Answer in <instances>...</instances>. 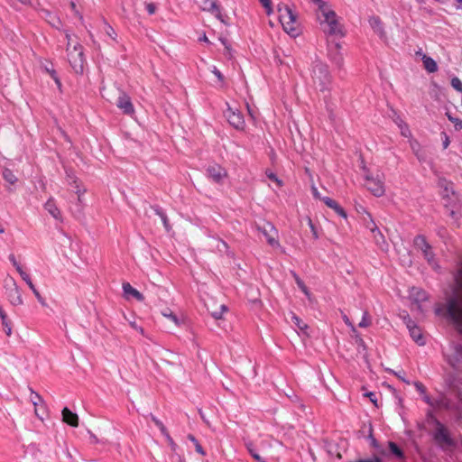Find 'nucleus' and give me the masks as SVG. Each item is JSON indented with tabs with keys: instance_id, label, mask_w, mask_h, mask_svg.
I'll use <instances>...</instances> for the list:
<instances>
[{
	"instance_id": "39448f33",
	"label": "nucleus",
	"mask_w": 462,
	"mask_h": 462,
	"mask_svg": "<svg viewBox=\"0 0 462 462\" xmlns=\"http://www.w3.org/2000/svg\"><path fill=\"white\" fill-rule=\"evenodd\" d=\"M68 60L78 74H82L84 71L85 59L83 54V48L80 44L77 43L72 48L67 47Z\"/></svg>"
},
{
	"instance_id": "de8ad7c7",
	"label": "nucleus",
	"mask_w": 462,
	"mask_h": 462,
	"mask_svg": "<svg viewBox=\"0 0 462 462\" xmlns=\"http://www.w3.org/2000/svg\"><path fill=\"white\" fill-rule=\"evenodd\" d=\"M263 6L266 9L267 14H271L273 12L271 0H259Z\"/></svg>"
},
{
	"instance_id": "4be33fe9",
	"label": "nucleus",
	"mask_w": 462,
	"mask_h": 462,
	"mask_svg": "<svg viewBox=\"0 0 462 462\" xmlns=\"http://www.w3.org/2000/svg\"><path fill=\"white\" fill-rule=\"evenodd\" d=\"M322 201L330 208L334 209L337 214H338L340 217L346 218L347 215L343 208H341L337 202L333 200L332 199L328 197H325L322 199Z\"/></svg>"
},
{
	"instance_id": "f03ea898",
	"label": "nucleus",
	"mask_w": 462,
	"mask_h": 462,
	"mask_svg": "<svg viewBox=\"0 0 462 462\" xmlns=\"http://www.w3.org/2000/svg\"><path fill=\"white\" fill-rule=\"evenodd\" d=\"M322 19L320 20V25L322 31L328 36V39H338L345 36L342 24L334 11L328 6L320 11Z\"/></svg>"
},
{
	"instance_id": "6ab92c4d",
	"label": "nucleus",
	"mask_w": 462,
	"mask_h": 462,
	"mask_svg": "<svg viewBox=\"0 0 462 462\" xmlns=\"http://www.w3.org/2000/svg\"><path fill=\"white\" fill-rule=\"evenodd\" d=\"M123 291L127 299L129 297H133L136 299L138 301H143L144 300L143 295L128 282L123 284Z\"/></svg>"
},
{
	"instance_id": "774afa93",
	"label": "nucleus",
	"mask_w": 462,
	"mask_h": 462,
	"mask_svg": "<svg viewBox=\"0 0 462 462\" xmlns=\"http://www.w3.org/2000/svg\"><path fill=\"white\" fill-rule=\"evenodd\" d=\"M358 462H381L378 458L372 459V460H360Z\"/></svg>"
},
{
	"instance_id": "cd10ccee",
	"label": "nucleus",
	"mask_w": 462,
	"mask_h": 462,
	"mask_svg": "<svg viewBox=\"0 0 462 462\" xmlns=\"http://www.w3.org/2000/svg\"><path fill=\"white\" fill-rule=\"evenodd\" d=\"M343 319H344L345 323L351 328L352 332L356 335V342L358 343V345L360 346H362L363 348H365V346L364 340L360 337L356 328L354 327L352 322L349 320L347 316L344 315Z\"/></svg>"
},
{
	"instance_id": "6e6d98bb",
	"label": "nucleus",
	"mask_w": 462,
	"mask_h": 462,
	"mask_svg": "<svg viewBox=\"0 0 462 462\" xmlns=\"http://www.w3.org/2000/svg\"><path fill=\"white\" fill-rule=\"evenodd\" d=\"M311 191H312V195L315 199H321L324 198V197H321L320 193L319 192L318 189L316 186L312 185L311 187Z\"/></svg>"
},
{
	"instance_id": "a211bd4d",
	"label": "nucleus",
	"mask_w": 462,
	"mask_h": 462,
	"mask_svg": "<svg viewBox=\"0 0 462 462\" xmlns=\"http://www.w3.org/2000/svg\"><path fill=\"white\" fill-rule=\"evenodd\" d=\"M116 105L125 114H132L134 112L130 97L125 94L118 97Z\"/></svg>"
},
{
	"instance_id": "a878e982",
	"label": "nucleus",
	"mask_w": 462,
	"mask_h": 462,
	"mask_svg": "<svg viewBox=\"0 0 462 462\" xmlns=\"http://www.w3.org/2000/svg\"><path fill=\"white\" fill-rule=\"evenodd\" d=\"M395 124L401 130V134L402 136L410 138L411 137V133L408 127V125L404 123L402 117H396Z\"/></svg>"
},
{
	"instance_id": "f8f14e48",
	"label": "nucleus",
	"mask_w": 462,
	"mask_h": 462,
	"mask_svg": "<svg viewBox=\"0 0 462 462\" xmlns=\"http://www.w3.org/2000/svg\"><path fill=\"white\" fill-rule=\"evenodd\" d=\"M30 401L34 406V413L35 415L42 420H43V416L46 414V406L43 399L41 395H39L34 391L31 390Z\"/></svg>"
},
{
	"instance_id": "338daca9",
	"label": "nucleus",
	"mask_w": 462,
	"mask_h": 462,
	"mask_svg": "<svg viewBox=\"0 0 462 462\" xmlns=\"http://www.w3.org/2000/svg\"><path fill=\"white\" fill-rule=\"evenodd\" d=\"M38 300V301L42 305V306H46V302H45V300L42 297V295H40L39 297L36 298Z\"/></svg>"
},
{
	"instance_id": "c03bdc74",
	"label": "nucleus",
	"mask_w": 462,
	"mask_h": 462,
	"mask_svg": "<svg viewBox=\"0 0 462 462\" xmlns=\"http://www.w3.org/2000/svg\"><path fill=\"white\" fill-rule=\"evenodd\" d=\"M211 72L217 77V80L223 85L225 81V78L223 74L220 72V70L216 67L213 66L211 69Z\"/></svg>"
},
{
	"instance_id": "412c9836",
	"label": "nucleus",
	"mask_w": 462,
	"mask_h": 462,
	"mask_svg": "<svg viewBox=\"0 0 462 462\" xmlns=\"http://www.w3.org/2000/svg\"><path fill=\"white\" fill-rule=\"evenodd\" d=\"M409 296L415 302H423L428 300L427 292L424 290L417 287L411 289Z\"/></svg>"
},
{
	"instance_id": "0eeeda50",
	"label": "nucleus",
	"mask_w": 462,
	"mask_h": 462,
	"mask_svg": "<svg viewBox=\"0 0 462 462\" xmlns=\"http://www.w3.org/2000/svg\"><path fill=\"white\" fill-rule=\"evenodd\" d=\"M5 291L8 300L13 306H20L23 303L21 290L13 277L5 279Z\"/></svg>"
},
{
	"instance_id": "20e7f679",
	"label": "nucleus",
	"mask_w": 462,
	"mask_h": 462,
	"mask_svg": "<svg viewBox=\"0 0 462 462\" xmlns=\"http://www.w3.org/2000/svg\"><path fill=\"white\" fill-rule=\"evenodd\" d=\"M277 11L279 13L280 23L284 32L292 37L298 36L300 30L296 14L289 5L284 4L278 5Z\"/></svg>"
},
{
	"instance_id": "f704fd0d",
	"label": "nucleus",
	"mask_w": 462,
	"mask_h": 462,
	"mask_svg": "<svg viewBox=\"0 0 462 462\" xmlns=\"http://www.w3.org/2000/svg\"><path fill=\"white\" fill-rule=\"evenodd\" d=\"M389 448L396 457L402 458V451L394 442H389Z\"/></svg>"
},
{
	"instance_id": "473e14b6",
	"label": "nucleus",
	"mask_w": 462,
	"mask_h": 462,
	"mask_svg": "<svg viewBox=\"0 0 462 462\" xmlns=\"http://www.w3.org/2000/svg\"><path fill=\"white\" fill-rule=\"evenodd\" d=\"M9 259L12 262L13 265L15 267L16 271L19 273V274L21 275L22 278H23L25 275L28 274L27 273H25L23 271V269L21 266V264L16 261L14 255L11 254L9 256Z\"/></svg>"
},
{
	"instance_id": "4c0bfd02",
	"label": "nucleus",
	"mask_w": 462,
	"mask_h": 462,
	"mask_svg": "<svg viewBox=\"0 0 462 462\" xmlns=\"http://www.w3.org/2000/svg\"><path fill=\"white\" fill-rule=\"evenodd\" d=\"M371 324V319H370V316L368 314V312L365 310L364 311L363 313V317H362V319L361 321L359 322L358 326L360 328H367L369 327Z\"/></svg>"
},
{
	"instance_id": "bf43d9fd",
	"label": "nucleus",
	"mask_w": 462,
	"mask_h": 462,
	"mask_svg": "<svg viewBox=\"0 0 462 462\" xmlns=\"http://www.w3.org/2000/svg\"><path fill=\"white\" fill-rule=\"evenodd\" d=\"M442 134H443V148L447 149L449 145V139H448V136L445 133H442Z\"/></svg>"
},
{
	"instance_id": "6e6552de",
	"label": "nucleus",
	"mask_w": 462,
	"mask_h": 462,
	"mask_svg": "<svg viewBox=\"0 0 462 462\" xmlns=\"http://www.w3.org/2000/svg\"><path fill=\"white\" fill-rule=\"evenodd\" d=\"M257 230L264 236L267 243L272 247H273V248L280 247V243L278 241V231L272 223L266 222L262 226H258Z\"/></svg>"
},
{
	"instance_id": "5fc2aeb1",
	"label": "nucleus",
	"mask_w": 462,
	"mask_h": 462,
	"mask_svg": "<svg viewBox=\"0 0 462 462\" xmlns=\"http://www.w3.org/2000/svg\"><path fill=\"white\" fill-rule=\"evenodd\" d=\"M366 397H368L370 399V401L375 405L377 406V398H376V394L373 392H369V393H366L365 394Z\"/></svg>"
},
{
	"instance_id": "ddd939ff",
	"label": "nucleus",
	"mask_w": 462,
	"mask_h": 462,
	"mask_svg": "<svg viewBox=\"0 0 462 462\" xmlns=\"http://www.w3.org/2000/svg\"><path fill=\"white\" fill-rule=\"evenodd\" d=\"M367 215L370 223L367 224V227L371 230V232L374 234V238L375 239L377 245L381 247L383 250H387L388 245L384 240V237L381 234L380 230L377 228L375 223L374 222L371 215L368 212H365Z\"/></svg>"
},
{
	"instance_id": "c85d7f7f",
	"label": "nucleus",
	"mask_w": 462,
	"mask_h": 462,
	"mask_svg": "<svg viewBox=\"0 0 462 462\" xmlns=\"http://www.w3.org/2000/svg\"><path fill=\"white\" fill-rule=\"evenodd\" d=\"M369 23H370L371 27L374 30V32H376L378 33L383 32V25H382V22L379 17H377V16L371 17L369 19Z\"/></svg>"
},
{
	"instance_id": "f257e3e1",
	"label": "nucleus",
	"mask_w": 462,
	"mask_h": 462,
	"mask_svg": "<svg viewBox=\"0 0 462 462\" xmlns=\"http://www.w3.org/2000/svg\"><path fill=\"white\" fill-rule=\"evenodd\" d=\"M457 288L448 300V313L462 333V268L456 277Z\"/></svg>"
},
{
	"instance_id": "b1692460",
	"label": "nucleus",
	"mask_w": 462,
	"mask_h": 462,
	"mask_svg": "<svg viewBox=\"0 0 462 462\" xmlns=\"http://www.w3.org/2000/svg\"><path fill=\"white\" fill-rule=\"evenodd\" d=\"M410 145L418 160L425 161L426 155L420 143L416 140H411Z\"/></svg>"
},
{
	"instance_id": "c756f323",
	"label": "nucleus",
	"mask_w": 462,
	"mask_h": 462,
	"mask_svg": "<svg viewBox=\"0 0 462 462\" xmlns=\"http://www.w3.org/2000/svg\"><path fill=\"white\" fill-rule=\"evenodd\" d=\"M188 439L190 440L194 444L195 449L199 454H200L201 456L206 455V452L203 449L202 446L199 444L198 439L193 435H191V434L188 435Z\"/></svg>"
},
{
	"instance_id": "8fccbe9b",
	"label": "nucleus",
	"mask_w": 462,
	"mask_h": 462,
	"mask_svg": "<svg viewBox=\"0 0 462 462\" xmlns=\"http://www.w3.org/2000/svg\"><path fill=\"white\" fill-rule=\"evenodd\" d=\"M248 451L250 452L251 456L258 462H264L263 458L260 457V455L251 447L248 446Z\"/></svg>"
},
{
	"instance_id": "4468645a",
	"label": "nucleus",
	"mask_w": 462,
	"mask_h": 462,
	"mask_svg": "<svg viewBox=\"0 0 462 462\" xmlns=\"http://www.w3.org/2000/svg\"><path fill=\"white\" fill-rule=\"evenodd\" d=\"M407 328L409 329L410 335L412 339L419 345L423 346L425 344L424 337L421 334L420 328L411 319L406 322Z\"/></svg>"
},
{
	"instance_id": "4d7b16f0",
	"label": "nucleus",
	"mask_w": 462,
	"mask_h": 462,
	"mask_svg": "<svg viewBox=\"0 0 462 462\" xmlns=\"http://www.w3.org/2000/svg\"><path fill=\"white\" fill-rule=\"evenodd\" d=\"M316 5H318L319 6V10L321 11L324 8H326L327 6H328L323 0H312Z\"/></svg>"
},
{
	"instance_id": "5701e85b",
	"label": "nucleus",
	"mask_w": 462,
	"mask_h": 462,
	"mask_svg": "<svg viewBox=\"0 0 462 462\" xmlns=\"http://www.w3.org/2000/svg\"><path fill=\"white\" fill-rule=\"evenodd\" d=\"M421 60L423 62L424 69L429 73H434L438 70L437 62L432 58L427 56L426 54H421Z\"/></svg>"
},
{
	"instance_id": "72a5a7b5",
	"label": "nucleus",
	"mask_w": 462,
	"mask_h": 462,
	"mask_svg": "<svg viewBox=\"0 0 462 462\" xmlns=\"http://www.w3.org/2000/svg\"><path fill=\"white\" fill-rule=\"evenodd\" d=\"M162 315L169 319L170 320H171L176 326H179L180 324V319H178V317L171 310H166L162 312Z\"/></svg>"
},
{
	"instance_id": "9d476101",
	"label": "nucleus",
	"mask_w": 462,
	"mask_h": 462,
	"mask_svg": "<svg viewBox=\"0 0 462 462\" xmlns=\"http://www.w3.org/2000/svg\"><path fill=\"white\" fill-rule=\"evenodd\" d=\"M207 176L216 183H221L227 177V171L218 164L210 165L207 168Z\"/></svg>"
},
{
	"instance_id": "f3484780",
	"label": "nucleus",
	"mask_w": 462,
	"mask_h": 462,
	"mask_svg": "<svg viewBox=\"0 0 462 462\" xmlns=\"http://www.w3.org/2000/svg\"><path fill=\"white\" fill-rule=\"evenodd\" d=\"M62 421L69 424L71 427H78L79 416L77 413L71 411L69 408L65 407L62 411Z\"/></svg>"
},
{
	"instance_id": "0e129e2a",
	"label": "nucleus",
	"mask_w": 462,
	"mask_h": 462,
	"mask_svg": "<svg viewBox=\"0 0 462 462\" xmlns=\"http://www.w3.org/2000/svg\"><path fill=\"white\" fill-rule=\"evenodd\" d=\"M199 42H207V43H210V42L208 39L206 33H203V35L199 38Z\"/></svg>"
},
{
	"instance_id": "09e8293b",
	"label": "nucleus",
	"mask_w": 462,
	"mask_h": 462,
	"mask_svg": "<svg viewBox=\"0 0 462 462\" xmlns=\"http://www.w3.org/2000/svg\"><path fill=\"white\" fill-rule=\"evenodd\" d=\"M448 119L454 124L456 130L462 129V120L459 117H448Z\"/></svg>"
},
{
	"instance_id": "69168bd1",
	"label": "nucleus",
	"mask_w": 462,
	"mask_h": 462,
	"mask_svg": "<svg viewBox=\"0 0 462 462\" xmlns=\"http://www.w3.org/2000/svg\"><path fill=\"white\" fill-rule=\"evenodd\" d=\"M65 37L67 39V47L69 46V48H71V44H70V40H71V37H70V34L67 32L65 33Z\"/></svg>"
},
{
	"instance_id": "a18cd8bd",
	"label": "nucleus",
	"mask_w": 462,
	"mask_h": 462,
	"mask_svg": "<svg viewBox=\"0 0 462 462\" xmlns=\"http://www.w3.org/2000/svg\"><path fill=\"white\" fill-rule=\"evenodd\" d=\"M152 420L154 421L155 425L160 429L161 432L162 433L163 436L167 435L169 432L166 429V427L164 426V424L158 419L156 418H152Z\"/></svg>"
},
{
	"instance_id": "c9c22d12",
	"label": "nucleus",
	"mask_w": 462,
	"mask_h": 462,
	"mask_svg": "<svg viewBox=\"0 0 462 462\" xmlns=\"http://www.w3.org/2000/svg\"><path fill=\"white\" fill-rule=\"evenodd\" d=\"M227 310V308L226 305L222 304L220 305L219 307V310H212L210 311L211 313V316L215 319H220L222 317H223V314Z\"/></svg>"
},
{
	"instance_id": "864d4df0",
	"label": "nucleus",
	"mask_w": 462,
	"mask_h": 462,
	"mask_svg": "<svg viewBox=\"0 0 462 462\" xmlns=\"http://www.w3.org/2000/svg\"><path fill=\"white\" fill-rule=\"evenodd\" d=\"M291 274L299 288H301L305 285L303 281L299 277V275L295 272H291Z\"/></svg>"
},
{
	"instance_id": "e433bc0d",
	"label": "nucleus",
	"mask_w": 462,
	"mask_h": 462,
	"mask_svg": "<svg viewBox=\"0 0 462 462\" xmlns=\"http://www.w3.org/2000/svg\"><path fill=\"white\" fill-rule=\"evenodd\" d=\"M25 282L26 284L29 286V288L32 290V293L34 294V296L37 298L39 297L41 294L39 292V291L35 288L34 284L32 283L29 274L25 275L23 278H22Z\"/></svg>"
},
{
	"instance_id": "1a4fd4ad",
	"label": "nucleus",
	"mask_w": 462,
	"mask_h": 462,
	"mask_svg": "<svg viewBox=\"0 0 462 462\" xmlns=\"http://www.w3.org/2000/svg\"><path fill=\"white\" fill-rule=\"evenodd\" d=\"M414 245L423 253L424 257L427 259L428 263L432 266V268L438 269V264L434 260V254L432 253L431 247L427 243L425 237L422 236H416L414 239Z\"/></svg>"
},
{
	"instance_id": "49530a36",
	"label": "nucleus",
	"mask_w": 462,
	"mask_h": 462,
	"mask_svg": "<svg viewBox=\"0 0 462 462\" xmlns=\"http://www.w3.org/2000/svg\"><path fill=\"white\" fill-rule=\"evenodd\" d=\"M164 437H165V439H166V440H167V442H168V444H169V446H170V448H171V451H172V452H176L178 446H177V444L174 442V440L172 439V438L170 436V434L168 433V434H167V435H165Z\"/></svg>"
},
{
	"instance_id": "dca6fc26",
	"label": "nucleus",
	"mask_w": 462,
	"mask_h": 462,
	"mask_svg": "<svg viewBox=\"0 0 462 462\" xmlns=\"http://www.w3.org/2000/svg\"><path fill=\"white\" fill-rule=\"evenodd\" d=\"M68 181L70 186L75 189V192L78 195L79 203H82V197L86 193L87 189L84 187H81L79 180L73 174L67 172Z\"/></svg>"
},
{
	"instance_id": "ea45409f",
	"label": "nucleus",
	"mask_w": 462,
	"mask_h": 462,
	"mask_svg": "<svg viewBox=\"0 0 462 462\" xmlns=\"http://www.w3.org/2000/svg\"><path fill=\"white\" fill-rule=\"evenodd\" d=\"M156 214L161 217L162 224L167 231L171 229L167 216L160 209H156Z\"/></svg>"
},
{
	"instance_id": "e2e57ef3",
	"label": "nucleus",
	"mask_w": 462,
	"mask_h": 462,
	"mask_svg": "<svg viewBox=\"0 0 462 462\" xmlns=\"http://www.w3.org/2000/svg\"><path fill=\"white\" fill-rule=\"evenodd\" d=\"M310 229H311L314 238H316V239L319 238L318 232L310 220Z\"/></svg>"
},
{
	"instance_id": "393cba45",
	"label": "nucleus",
	"mask_w": 462,
	"mask_h": 462,
	"mask_svg": "<svg viewBox=\"0 0 462 462\" xmlns=\"http://www.w3.org/2000/svg\"><path fill=\"white\" fill-rule=\"evenodd\" d=\"M0 319H1L2 325L4 327L6 336L10 337L12 335L11 322L7 319V315L1 306H0Z\"/></svg>"
},
{
	"instance_id": "79ce46f5",
	"label": "nucleus",
	"mask_w": 462,
	"mask_h": 462,
	"mask_svg": "<svg viewBox=\"0 0 462 462\" xmlns=\"http://www.w3.org/2000/svg\"><path fill=\"white\" fill-rule=\"evenodd\" d=\"M451 86L454 89L462 93V81L458 78L454 77L451 79Z\"/></svg>"
},
{
	"instance_id": "423d86ee",
	"label": "nucleus",
	"mask_w": 462,
	"mask_h": 462,
	"mask_svg": "<svg viewBox=\"0 0 462 462\" xmlns=\"http://www.w3.org/2000/svg\"><path fill=\"white\" fill-rule=\"evenodd\" d=\"M365 187L375 197H382L385 193L384 177L383 174L375 176L370 173L365 174Z\"/></svg>"
},
{
	"instance_id": "58836bf2",
	"label": "nucleus",
	"mask_w": 462,
	"mask_h": 462,
	"mask_svg": "<svg viewBox=\"0 0 462 462\" xmlns=\"http://www.w3.org/2000/svg\"><path fill=\"white\" fill-rule=\"evenodd\" d=\"M105 32L108 37H110L114 41H116L117 34L114 28L107 23H105Z\"/></svg>"
},
{
	"instance_id": "37998d69",
	"label": "nucleus",
	"mask_w": 462,
	"mask_h": 462,
	"mask_svg": "<svg viewBox=\"0 0 462 462\" xmlns=\"http://www.w3.org/2000/svg\"><path fill=\"white\" fill-rule=\"evenodd\" d=\"M45 70L51 75V77L54 79L55 83L57 84L58 88H60L61 83L57 76L56 71L53 69H50L48 67L45 68Z\"/></svg>"
},
{
	"instance_id": "7ed1b4c3",
	"label": "nucleus",
	"mask_w": 462,
	"mask_h": 462,
	"mask_svg": "<svg viewBox=\"0 0 462 462\" xmlns=\"http://www.w3.org/2000/svg\"><path fill=\"white\" fill-rule=\"evenodd\" d=\"M310 76L316 89L324 92L330 88L331 75L328 65L321 60H315L313 62Z\"/></svg>"
},
{
	"instance_id": "bb28decb",
	"label": "nucleus",
	"mask_w": 462,
	"mask_h": 462,
	"mask_svg": "<svg viewBox=\"0 0 462 462\" xmlns=\"http://www.w3.org/2000/svg\"><path fill=\"white\" fill-rule=\"evenodd\" d=\"M228 123L236 130L243 131L245 127L244 117H229Z\"/></svg>"
},
{
	"instance_id": "a19ab883",
	"label": "nucleus",
	"mask_w": 462,
	"mask_h": 462,
	"mask_svg": "<svg viewBox=\"0 0 462 462\" xmlns=\"http://www.w3.org/2000/svg\"><path fill=\"white\" fill-rule=\"evenodd\" d=\"M291 319L295 326L299 328L300 330H305L307 328V325L301 321V319L296 315H292Z\"/></svg>"
},
{
	"instance_id": "3c124183",
	"label": "nucleus",
	"mask_w": 462,
	"mask_h": 462,
	"mask_svg": "<svg viewBox=\"0 0 462 462\" xmlns=\"http://www.w3.org/2000/svg\"><path fill=\"white\" fill-rule=\"evenodd\" d=\"M145 8H146V10H147L149 14H155L156 9H157L156 5L153 3H146L145 4Z\"/></svg>"
},
{
	"instance_id": "9b49d317",
	"label": "nucleus",
	"mask_w": 462,
	"mask_h": 462,
	"mask_svg": "<svg viewBox=\"0 0 462 462\" xmlns=\"http://www.w3.org/2000/svg\"><path fill=\"white\" fill-rule=\"evenodd\" d=\"M336 39H328V57L337 65H341L343 58L340 53L341 45L335 41Z\"/></svg>"
},
{
	"instance_id": "680f3d73",
	"label": "nucleus",
	"mask_w": 462,
	"mask_h": 462,
	"mask_svg": "<svg viewBox=\"0 0 462 462\" xmlns=\"http://www.w3.org/2000/svg\"><path fill=\"white\" fill-rule=\"evenodd\" d=\"M300 291L306 295V297L310 300L311 298V294H310V291H309V289L307 288L306 285H304L303 287L300 288Z\"/></svg>"
},
{
	"instance_id": "13d9d810",
	"label": "nucleus",
	"mask_w": 462,
	"mask_h": 462,
	"mask_svg": "<svg viewBox=\"0 0 462 462\" xmlns=\"http://www.w3.org/2000/svg\"><path fill=\"white\" fill-rule=\"evenodd\" d=\"M130 326L141 334H143V328L136 324L134 321L130 322Z\"/></svg>"
},
{
	"instance_id": "2eb2a0df",
	"label": "nucleus",
	"mask_w": 462,
	"mask_h": 462,
	"mask_svg": "<svg viewBox=\"0 0 462 462\" xmlns=\"http://www.w3.org/2000/svg\"><path fill=\"white\" fill-rule=\"evenodd\" d=\"M45 210L56 220L62 222V215L60 208L57 207L53 198H50L44 203Z\"/></svg>"
},
{
	"instance_id": "052dcab7",
	"label": "nucleus",
	"mask_w": 462,
	"mask_h": 462,
	"mask_svg": "<svg viewBox=\"0 0 462 462\" xmlns=\"http://www.w3.org/2000/svg\"><path fill=\"white\" fill-rule=\"evenodd\" d=\"M300 291L306 295V297L310 300L311 298V294H310V291H309V289L307 288L306 285H304L303 287L300 288Z\"/></svg>"
},
{
	"instance_id": "603ef678",
	"label": "nucleus",
	"mask_w": 462,
	"mask_h": 462,
	"mask_svg": "<svg viewBox=\"0 0 462 462\" xmlns=\"http://www.w3.org/2000/svg\"><path fill=\"white\" fill-rule=\"evenodd\" d=\"M413 384H414L416 390L420 393V395L421 394H425L426 388H425V386L421 383L415 382Z\"/></svg>"
},
{
	"instance_id": "7c9ffc66",
	"label": "nucleus",
	"mask_w": 462,
	"mask_h": 462,
	"mask_svg": "<svg viewBox=\"0 0 462 462\" xmlns=\"http://www.w3.org/2000/svg\"><path fill=\"white\" fill-rule=\"evenodd\" d=\"M265 174L269 180L273 181L279 188L282 187L283 181L278 178V176L272 171H266Z\"/></svg>"
},
{
	"instance_id": "2f4dec72",
	"label": "nucleus",
	"mask_w": 462,
	"mask_h": 462,
	"mask_svg": "<svg viewBox=\"0 0 462 462\" xmlns=\"http://www.w3.org/2000/svg\"><path fill=\"white\" fill-rule=\"evenodd\" d=\"M3 177L4 179L9 182L10 184H14L17 180V178L15 177V175L13 173L12 171L8 170V169H5L4 171H3Z\"/></svg>"
},
{
	"instance_id": "aec40b11",
	"label": "nucleus",
	"mask_w": 462,
	"mask_h": 462,
	"mask_svg": "<svg viewBox=\"0 0 462 462\" xmlns=\"http://www.w3.org/2000/svg\"><path fill=\"white\" fill-rule=\"evenodd\" d=\"M199 5L203 11L210 12L214 14L216 17L220 18L221 13L214 0H201Z\"/></svg>"
}]
</instances>
